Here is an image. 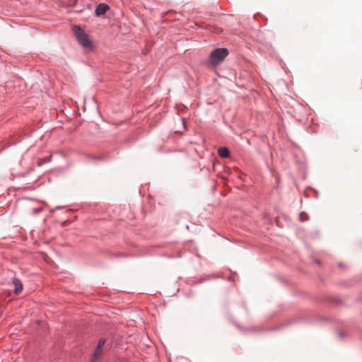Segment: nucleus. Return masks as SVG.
<instances>
[{"label": "nucleus", "instance_id": "20e7f679", "mask_svg": "<svg viewBox=\"0 0 362 362\" xmlns=\"http://www.w3.org/2000/svg\"><path fill=\"white\" fill-rule=\"evenodd\" d=\"M13 284L15 287V288H14L15 294L18 295L23 289V285L21 284V281L18 279L14 278L13 279Z\"/></svg>", "mask_w": 362, "mask_h": 362}, {"label": "nucleus", "instance_id": "f03ea898", "mask_svg": "<svg viewBox=\"0 0 362 362\" xmlns=\"http://www.w3.org/2000/svg\"><path fill=\"white\" fill-rule=\"evenodd\" d=\"M228 55V51L226 48L215 49L210 54L209 63L212 67H215L221 63Z\"/></svg>", "mask_w": 362, "mask_h": 362}, {"label": "nucleus", "instance_id": "0eeeda50", "mask_svg": "<svg viewBox=\"0 0 362 362\" xmlns=\"http://www.w3.org/2000/svg\"><path fill=\"white\" fill-rule=\"evenodd\" d=\"M299 218H300V220L301 221H306L308 219V215L305 213L302 212V213L300 214Z\"/></svg>", "mask_w": 362, "mask_h": 362}, {"label": "nucleus", "instance_id": "39448f33", "mask_svg": "<svg viewBox=\"0 0 362 362\" xmlns=\"http://www.w3.org/2000/svg\"><path fill=\"white\" fill-rule=\"evenodd\" d=\"M105 339H100L98 342V346L96 347L94 354L93 357L94 358H96L98 356H99L102 352L103 346L105 344Z\"/></svg>", "mask_w": 362, "mask_h": 362}, {"label": "nucleus", "instance_id": "7ed1b4c3", "mask_svg": "<svg viewBox=\"0 0 362 362\" xmlns=\"http://www.w3.org/2000/svg\"><path fill=\"white\" fill-rule=\"evenodd\" d=\"M109 9V6L105 4H99L95 11V15L96 16H100L106 13V11Z\"/></svg>", "mask_w": 362, "mask_h": 362}, {"label": "nucleus", "instance_id": "423d86ee", "mask_svg": "<svg viewBox=\"0 0 362 362\" xmlns=\"http://www.w3.org/2000/svg\"><path fill=\"white\" fill-rule=\"evenodd\" d=\"M218 153L221 158H228L230 156L228 149L225 147L220 148Z\"/></svg>", "mask_w": 362, "mask_h": 362}, {"label": "nucleus", "instance_id": "f257e3e1", "mask_svg": "<svg viewBox=\"0 0 362 362\" xmlns=\"http://www.w3.org/2000/svg\"><path fill=\"white\" fill-rule=\"evenodd\" d=\"M73 32L78 43L86 49L92 50L93 48L92 41L89 36L80 27L75 25L73 27Z\"/></svg>", "mask_w": 362, "mask_h": 362}]
</instances>
